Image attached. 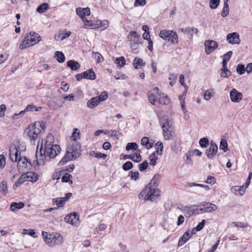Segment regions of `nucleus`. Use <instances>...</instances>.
Here are the masks:
<instances>
[{
	"mask_svg": "<svg viewBox=\"0 0 252 252\" xmlns=\"http://www.w3.org/2000/svg\"><path fill=\"white\" fill-rule=\"evenodd\" d=\"M45 129V124L44 122H36L34 124L30 125L24 130V135L31 143H34L35 140L44 132Z\"/></svg>",
	"mask_w": 252,
	"mask_h": 252,
	"instance_id": "nucleus-1",
	"label": "nucleus"
},
{
	"mask_svg": "<svg viewBox=\"0 0 252 252\" xmlns=\"http://www.w3.org/2000/svg\"><path fill=\"white\" fill-rule=\"evenodd\" d=\"M160 123H161V127L163 132V136L166 140L172 138V132L173 131V123L171 120H169L167 116H164L162 119L160 120Z\"/></svg>",
	"mask_w": 252,
	"mask_h": 252,
	"instance_id": "nucleus-2",
	"label": "nucleus"
},
{
	"mask_svg": "<svg viewBox=\"0 0 252 252\" xmlns=\"http://www.w3.org/2000/svg\"><path fill=\"white\" fill-rule=\"evenodd\" d=\"M40 40V36L34 32H30L26 34L24 39L21 43L20 48L25 49L33 46L38 43Z\"/></svg>",
	"mask_w": 252,
	"mask_h": 252,
	"instance_id": "nucleus-3",
	"label": "nucleus"
},
{
	"mask_svg": "<svg viewBox=\"0 0 252 252\" xmlns=\"http://www.w3.org/2000/svg\"><path fill=\"white\" fill-rule=\"evenodd\" d=\"M159 194V190L152 186H146L138 195L139 199L145 196V200L153 201L156 199Z\"/></svg>",
	"mask_w": 252,
	"mask_h": 252,
	"instance_id": "nucleus-4",
	"label": "nucleus"
},
{
	"mask_svg": "<svg viewBox=\"0 0 252 252\" xmlns=\"http://www.w3.org/2000/svg\"><path fill=\"white\" fill-rule=\"evenodd\" d=\"M159 36L166 41L171 42L172 44L178 43V36L177 33L173 31L161 30L159 33Z\"/></svg>",
	"mask_w": 252,
	"mask_h": 252,
	"instance_id": "nucleus-5",
	"label": "nucleus"
},
{
	"mask_svg": "<svg viewBox=\"0 0 252 252\" xmlns=\"http://www.w3.org/2000/svg\"><path fill=\"white\" fill-rule=\"evenodd\" d=\"M63 242L62 235L58 233L49 234L48 237L45 238V242L50 247L61 244Z\"/></svg>",
	"mask_w": 252,
	"mask_h": 252,
	"instance_id": "nucleus-6",
	"label": "nucleus"
},
{
	"mask_svg": "<svg viewBox=\"0 0 252 252\" xmlns=\"http://www.w3.org/2000/svg\"><path fill=\"white\" fill-rule=\"evenodd\" d=\"M61 147L59 145H52L51 147L46 146L44 150L45 157H48L50 158H54L60 153Z\"/></svg>",
	"mask_w": 252,
	"mask_h": 252,
	"instance_id": "nucleus-7",
	"label": "nucleus"
},
{
	"mask_svg": "<svg viewBox=\"0 0 252 252\" xmlns=\"http://www.w3.org/2000/svg\"><path fill=\"white\" fill-rule=\"evenodd\" d=\"M79 149L80 146L78 144H72L67 147L66 152L67 154L70 155L73 159H75L79 156Z\"/></svg>",
	"mask_w": 252,
	"mask_h": 252,
	"instance_id": "nucleus-8",
	"label": "nucleus"
},
{
	"mask_svg": "<svg viewBox=\"0 0 252 252\" xmlns=\"http://www.w3.org/2000/svg\"><path fill=\"white\" fill-rule=\"evenodd\" d=\"M160 93L158 87H155L152 91L149 93L148 99L152 104L155 105L156 102H158Z\"/></svg>",
	"mask_w": 252,
	"mask_h": 252,
	"instance_id": "nucleus-9",
	"label": "nucleus"
},
{
	"mask_svg": "<svg viewBox=\"0 0 252 252\" xmlns=\"http://www.w3.org/2000/svg\"><path fill=\"white\" fill-rule=\"evenodd\" d=\"M218 150L217 145L213 141H211L209 148L206 151L205 154L206 156L209 159H212L216 156Z\"/></svg>",
	"mask_w": 252,
	"mask_h": 252,
	"instance_id": "nucleus-10",
	"label": "nucleus"
},
{
	"mask_svg": "<svg viewBox=\"0 0 252 252\" xmlns=\"http://www.w3.org/2000/svg\"><path fill=\"white\" fill-rule=\"evenodd\" d=\"M226 40L228 43L232 44H239L241 42L239 34L236 32L228 33L226 36Z\"/></svg>",
	"mask_w": 252,
	"mask_h": 252,
	"instance_id": "nucleus-11",
	"label": "nucleus"
},
{
	"mask_svg": "<svg viewBox=\"0 0 252 252\" xmlns=\"http://www.w3.org/2000/svg\"><path fill=\"white\" fill-rule=\"evenodd\" d=\"M205 46L206 53L208 55L218 48V43L216 41L209 40L205 41Z\"/></svg>",
	"mask_w": 252,
	"mask_h": 252,
	"instance_id": "nucleus-12",
	"label": "nucleus"
},
{
	"mask_svg": "<svg viewBox=\"0 0 252 252\" xmlns=\"http://www.w3.org/2000/svg\"><path fill=\"white\" fill-rule=\"evenodd\" d=\"M242 94L236 89H233L230 92V98L233 102H239L242 98Z\"/></svg>",
	"mask_w": 252,
	"mask_h": 252,
	"instance_id": "nucleus-13",
	"label": "nucleus"
},
{
	"mask_svg": "<svg viewBox=\"0 0 252 252\" xmlns=\"http://www.w3.org/2000/svg\"><path fill=\"white\" fill-rule=\"evenodd\" d=\"M196 205L190 206H184L183 208V211L185 213V215L187 217H190L195 213L198 212V208H196Z\"/></svg>",
	"mask_w": 252,
	"mask_h": 252,
	"instance_id": "nucleus-14",
	"label": "nucleus"
},
{
	"mask_svg": "<svg viewBox=\"0 0 252 252\" xmlns=\"http://www.w3.org/2000/svg\"><path fill=\"white\" fill-rule=\"evenodd\" d=\"M76 14L81 18L82 20L86 18V16H89L91 14L89 8L78 7L76 9Z\"/></svg>",
	"mask_w": 252,
	"mask_h": 252,
	"instance_id": "nucleus-15",
	"label": "nucleus"
},
{
	"mask_svg": "<svg viewBox=\"0 0 252 252\" xmlns=\"http://www.w3.org/2000/svg\"><path fill=\"white\" fill-rule=\"evenodd\" d=\"M79 219V214L77 212H74L73 213H70L66 215L64 218V220L67 223L73 224L74 223V220H77Z\"/></svg>",
	"mask_w": 252,
	"mask_h": 252,
	"instance_id": "nucleus-16",
	"label": "nucleus"
},
{
	"mask_svg": "<svg viewBox=\"0 0 252 252\" xmlns=\"http://www.w3.org/2000/svg\"><path fill=\"white\" fill-rule=\"evenodd\" d=\"M140 153V152L138 151L135 152V155H125L124 158L130 159L135 162H139L142 160Z\"/></svg>",
	"mask_w": 252,
	"mask_h": 252,
	"instance_id": "nucleus-17",
	"label": "nucleus"
},
{
	"mask_svg": "<svg viewBox=\"0 0 252 252\" xmlns=\"http://www.w3.org/2000/svg\"><path fill=\"white\" fill-rule=\"evenodd\" d=\"M84 79L94 80L95 79V74L93 69H89L82 73Z\"/></svg>",
	"mask_w": 252,
	"mask_h": 252,
	"instance_id": "nucleus-18",
	"label": "nucleus"
},
{
	"mask_svg": "<svg viewBox=\"0 0 252 252\" xmlns=\"http://www.w3.org/2000/svg\"><path fill=\"white\" fill-rule=\"evenodd\" d=\"M13 150V152H14L15 160V162H18V168L20 169V167L21 166L20 161L22 160V158H21V153L18 151L17 148L15 146L11 147Z\"/></svg>",
	"mask_w": 252,
	"mask_h": 252,
	"instance_id": "nucleus-19",
	"label": "nucleus"
},
{
	"mask_svg": "<svg viewBox=\"0 0 252 252\" xmlns=\"http://www.w3.org/2000/svg\"><path fill=\"white\" fill-rule=\"evenodd\" d=\"M180 31L184 32L186 35L191 37L193 36L194 32L197 33L198 32V30L196 28L191 27L182 28L180 29Z\"/></svg>",
	"mask_w": 252,
	"mask_h": 252,
	"instance_id": "nucleus-20",
	"label": "nucleus"
},
{
	"mask_svg": "<svg viewBox=\"0 0 252 252\" xmlns=\"http://www.w3.org/2000/svg\"><path fill=\"white\" fill-rule=\"evenodd\" d=\"M193 232L190 234L189 231L186 232L180 238L178 242V246L181 247L183 246L189 238L192 236Z\"/></svg>",
	"mask_w": 252,
	"mask_h": 252,
	"instance_id": "nucleus-21",
	"label": "nucleus"
},
{
	"mask_svg": "<svg viewBox=\"0 0 252 252\" xmlns=\"http://www.w3.org/2000/svg\"><path fill=\"white\" fill-rule=\"evenodd\" d=\"M99 103V101L97 97L95 96L92 97L90 100H89L87 102V105L88 108L93 109L96 107Z\"/></svg>",
	"mask_w": 252,
	"mask_h": 252,
	"instance_id": "nucleus-22",
	"label": "nucleus"
},
{
	"mask_svg": "<svg viewBox=\"0 0 252 252\" xmlns=\"http://www.w3.org/2000/svg\"><path fill=\"white\" fill-rule=\"evenodd\" d=\"M27 178H28V176H26V174H22L18 181L13 185V189L16 190L21 185L27 181L26 179H27Z\"/></svg>",
	"mask_w": 252,
	"mask_h": 252,
	"instance_id": "nucleus-23",
	"label": "nucleus"
},
{
	"mask_svg": "<svg viewBox=\"0 0 252 252\" xmlns=\"http://www.w3.org/2000/svg\"><path fill=\"white\" fill-rule=\"evenodd\" d=\"M245 189L244 185L242 186H234L232 188L231 191L235 194L242 195L244 194Z\"/></svg>",
	"mask_w": 252,
	"mask_h": 252,
	"instance_id": "nucleus-24",
	"label": "nucleus"
},
{
	"mask_svg": "<svg viewBox=\"0 0 252 252\" xmlns=\"http://www.w3.org/2000/svg\"><path fill=\"white\" fill-rule=\"evenodd\" d=\"M25 206V204L23 202L11 203L10 205V209L12 211L15 212L19 209L23 208Z\"/></svg>",
	"mask_w": 252,
	"mask_h": 252,
	"instance_id": "nucleus-25",
	"label": "nucleus"
},
{
	"mask_svg": "<svg viewBox=\"0 0 252 252\" xmlns=\"http://www.w3.org/2000/svg\"><path fill=\"white\" fill-rule=\"evenodd\" d=\"M67 66L72 70H77L80 67L79 63L74 60L68 61L67 62Z\"/></svg>",
	"mask_w": 252,
	"mask_h": 252,
	"instance_id": "nucleus-26",
	"label": "nucleus"
},
{
	"mask_svg": "<svg viewBox=\"0 0 252 252\" xmlns=\"http://www.w3.org/2000/svg\"><path fill=\"white\" fill-rule=\"evenodd\" d=\"M26 176H28L27 181H29L32 183L36 182L38 179V177L37 173L34 172H28L26 174Z\"/></svg>",
	"mask_w": 252,
	"mask_h": 252,
	"instance_id": "nucleus-27",
	"label": "nucleus"
},
{
	"mask_svg": "<svg viewBox=\"0 0 252 252\" xmlns=\"http://www.w3.org/2000/svg\"><path fill=\"white\" fill-rule=\"evenodd\" d=\"M132 64L136 69H138L141 66H144L145 63L142 59L136 57L134 59Z\"/></svg>",
	"mask_w": 252,
	"mask_h": 252,
	"instance_id": "nucleus-28",
	"label": "nucleus"
},
{
	"mask_svg": "<svg viewBox=\"0 0 252 252\" xmlns=\"http://www.w3.org/2000/svg\"><path fill=\"white\" fill-rule=\"evenodd\" d=\"M160 178V176L159 174L155 175L150 181L149 186H152L153 188H156L159 184Z\"/></svg>",
	"mask_w": 252,
	"mask_h": 252,
	"instance_id": "nucleus-29",
	"label": "nucleus"
},
{
	"mask_svg": "<svg viewBox=\"0 0 252 252\" xmlns=\"http://www.w3.org/2000/svg\"><path fill=\"white\" fill-rule=\"evenodd\" d=\"M205 208L206 213H211L218 209L216 205L210 202L205 203Z\"/></svg>",
	"mask_w": 252,
	"mask_h": 252,
	"instance_id": "nucleus-30",
	"label": "nucleus"
},
{
	"mask_svg": "<svg viewBox=\"0 0 252 252\" xmlns=\"http://www.w3.org/2000/svg\"><path fill=\"white\" fill-rule=\"evenodd\" d=\"M169 99L167 96L164 94H161L160 93V95L158 97V102L161 104L166 105L169 103Z\"/></svg>",
	"mask_w": 252,
	"mask_h": 252,
	"instance_id": "nucleus-31",
	"label": "nucleus"
},
{
	"mask_svg": "<svg viewBox=\"0 0 252 252\" xmlns=\"http://www.w3.org/2000/svg\"><path fill=\"white\" fill-rule=\"evenodd\" d=\"M65 202V200L63 197H58L53 199V203L56 204L58 208L63 207Z\"/></svg>",
	"mask_w": 252,
	"mask_h": 252,
	"instance_id": "nucleus-32",
	"label": "nucleus"
},
{
	"mask_svg": "<svg viewBox=\"0 0 252 252\" xmlns=\"http://www.w3.org/2000/svg\"><path fill=\"white\" fill-rule=\"evenodd\" d=\"M55 57L57 61L60 63H63L65 59L63 53L60 51H56L55 52Z\"/></svg>",
	"mask_w": 252,
	"mask_h": 252,
	"instance_id": "nucleus-33",
	"label": "nucleus"
},
{
	"mask_svg": "<svg viewBox=\"0 0 252 252\" xmlns=\"http://www.w3.org/2000/svg\"><path fill=\"white\" fill-rule=\"evenodd\" d=\"M49 8V5L47 3H44L39 5L36 8V11L39 13L45 12Z\"/></svg>",
	"mask_w": 252,
	"mask_h": 252,
	"instance_id": "nucleus-34",
	"label": "nucleus"
},
{
	"mask_svg": "<svg viewBox=\"0 0 252 252\" xmlns=\"http://www.w3.org/2000/svg\"><path fill=\"white\" fill-rule=\"evenodd\" d=\"M72 159H74L70 155H68L66 152L65 155L62 158V159L59 162L58 165L59 166H62L64 165L67 161H70Z\"/></svg>",
	"mask_w": 252,
	"mask_h": 252,
	"instance_id": "nucleus-35",
	"label": "nucleus"
},
{
	"mask_svg": "<svg viewBox=\"0 0 252 252\" xmlns=\"http://www.w3.org/2000/svg\"><path fill=\"white\" fill-rule=\"evenodd\" d=\"M141 144L143 146H145L148 149L151 148L153 146V143L149 142V139L147 137H144L142 138Z\"/></svg>",
	"mask_w": 252,
	"mask_h": 252,
	"instance_id": "nucleus-36",
	"label": "nucleus"
},
{
	"mask_svg": "<svg viewBox=\"0 0 252 252\" xmlns=\"http://www.w3.org/2000/svg\"><path fill=\"white\" fill-rule=\"evenodd\" d=\"M85 25V28H87L88 27H90L91 29H94L96 28V24L93 23L92 21L88 20L86 18H84L82 20Z\"/></svg>",
	"mask_w": 252,
	"mask_h": 252,
	"instance_id": "nucleus-37",
	"label": "nucleus"
},
{
	"mask_svg": "<svg viewBox=\"0 0 252 252\" xmlns=\"http://www.w3.org/2000/svg\"><path fill=\"white\" fill-rule=\"evenodd\" d=\"M158 158V155L156 154V152H153L149 156L150 164L152 166H155L157 164Z\"/></svg>",
	"mask_w": 252,
	"mask_h": 252,
	"instance_id": "nucleus-38",
	"label": "nucleus"
},
{
	"mask_svg": "<svg viewBox=\"0 0 252 252\" xmlns=\"http://www.w3.org/2000/svg\"><path fill=\"white\" fill-rule=\"evenodd\" d=\"M7 191V187L6 182L5 180L2 181L0 182V191L4 195H5Z\"/></svg>",
	"mask_w": 252,
	"mask_h": 252,
	"instance_id": "nucleus-39",
	"label": "nucleus"
},
{
	"mask_svg": "<svg viewBox=\"0 0 252 252\" xmlns=\"http://www.w3.org/2000/svg\"><path fill=\"white\" fill-rule=\"evenodd\" d=\"M114 63L122 67L126 64V60L125 58L122 56L119 58H117L114 61Z\"/></svg>",
	"mask_w": 252,
	"mask_h": 252,
	"instance_id": "nucleus-40",
	"label": "nucleus"
},
{
	"mask_svg": "<svg viewBox=\"0 0 252 252\" xmlns=\"http://www.w3.org/2000/svg\"><path fill=\"white\" fill-rule=\"evenodd\" d=\"M156 151L154 152H156V154H158L159 151H160L159 155H161L162 154L163 145L161 142H158L156 144Z\"/></svg>",
	"mask_w": 252,
	"mask_h": 252,
	"instance_id": "nucleus-41",
	"label": "nucleus"
},
{
	"mask_svg": "<svg viewBox=\"0 0 252 252\" xmlns=\"http://www.w3.org/2000/svg\"><path fill=\"white\" fill-rule=\"evenodd\" d=\"M138 147V145L135 142H131L127 144L126 149V151L136 150Z\"/></svg>",
	"mask_w": 252,
	"mask_h": 252,
	"instance_id": "nucleus-42",
	"label": "nucleus"
},
{
	"mask_svg": "<svg viewBox=\"0 0 252 252\" xmlns=\"http://www.w3.org/2000/svg\"><path fill=\"white\" fill-rule=\"evenodd\" d=\"M220 149L222 150L224 152H226L228 149V145L226 140L221 139L220 144Z\"/></svg>",
	"mask_w": 252,
	"mask_h": 252,
	"instance_id": "nucleus-43",
	"label": "nucleus"
},
{
	"mask_svg": "<svg viewBox=\"0 0 252 252\" xmlns=\"http://www.w3.org/2000/svg\"><path fill=\"white\" fill-rule=\"evenodd\" d=\"M96 97L100 103L106 100L108 97V95L106 92H103L100 95Z\"/></svg>",
	"mask_w": 252,
	"mask_h": 252,
	"instance_id": "nucleus-44",
	"label": "nucleus"
},
{
	"mask_svg": "<svg viewBox=\"0 0 252 252\" xmlns=\"http://www.w3.org/2000/svg\"><path fill=\"white\" fill-rule=\"evenodd\" d=\"M168 79L170 81L169 82L170 85L173 86L177 79V75L174 73H170Z\"/></svg>",
	"mask_w": 252,
	"mask_h": 252,
	"instance_id": "nucleus-45",
	"label": "nucleus"
},
{
	"mask_svg": "<svg viewBox=\"0 0 252 252\" xmlns=\"http://www.w3.org/2000/svg\"><path fill=\"white\" fill-rule=\"evenodd\" d=\"M209 141L207 138L203 137L200 139L199 143L202 148H206L209 145Z\"/></svg>",
	"mask_w": 252,
	"mask_h": 252,
	"instance_id": "nucleus-46",
	"label": "nucleus"
},
{
	"mask_svg": "<svg viewBox=\"0 0 252 252\" xmlns=\"http://www.w3.org/2000/svg\"><path fill=\"white\" fill-rule=\"evenodd\" d=\"M229 14L228 4L223 3V7L221 11V16L222 17H226Z\"/></svg>",
	"mask_w": 252,
	"mask_h": 252,
	"instance_id": "nucleus-47",
	"label": "nucleus"
},
{
	"mask_svg": "<svg viewBox=\"0 0 252 252\" xmlns=\"http://www.w3.org/2000/svg\"><path fill=\"white\" fill-rule=\"evenodd\" d=\"M72 178V176L68 174L65 173L64 176H63L62 178V181L64 183H68L70 182L69 184H72V181L70 180V178Z\"/></svg>",
	"mask_w": 252,
	"mask_h": 252,
	"instance_id": "nucleus-48",
	"label": "nucleus"
},
{
	"mask_svg": "<svg viewBox=\"0 0 252 252\" xmlns=\"http://www.w3.org/2000/svg\"><path fill=\"white\" fill-rule=\"evenodd\" d=\"M71 32L70 31H68L67 32H65L64 31L63 32L59 33L58 35V38L60 39L61 40H63L64 39H65L67 37H68Z\"/></svg>",
	"mask_w": 252,
	"mask_h": 252,
	"instance_id": "nucleus-49",
	"label": "nucleus"
},
{
	"mask_svg": "<svg viewBox=\"0 0 252 252\" xmlns=\"http://www.w3.org/2000/svg\"><path fill=\"white\" fill-rule=\"evenodd\" d=\"M20 162L21 166L20 167V169L18 168L19 170H23V168L24 167L27 168L28 166L27 163H29L31 165H32V163L30 162V160H28V159L26 158L25 157L24 158L23 160L22 159V160L20 161Z\"/></svg>",
	"mask_w": 252,
	"mask_h": 252,
	"instance_id": "nucleus-50",
	"label": "nucleus"
},
{
	"mask_svg": "<svg viewBox=\"0 0 252 252\" xmlns=\"http://www.w3.org/2000/svg\"><path fill=\"white\" fill-rule=\"evenodd\" d=\"M71 138L74 141H76L80 138V132L78 128H75L72 133Z\"/></svg>",
	"mask_w": 252,
	"mask_h": 252,
	"instance_id": "nucleus-51",
	"label": "nucleus"
},
{
	"mask_svg": "<svg viewBox=\"0 0 252 252\" xmlns=\"http://www.w3.org/2000/svg\"><path fill=\"white\" fill-rule=\"evenodd\" d=\"M236 71L238 74L240 75L243 74L246 71L245 65L242 64H239L237 66Z\"/></svg>",
	"mask_w": 252,
	"mask_h": 252,
	"instance_id": "nucleus-52",
	"label": "nucleus"
},
{
	"mask_svg": "<svg viewBox=\"0 0 252 252\" xmlns=\"http://www.w3.org/2000/svg\"><path fill=\"white\" fill-rule=\"evenodd\" d=\"M220 3V0H210L209 6L211 9H216Z\"/></svg>",
	"mask_w": 252,
	"mask_h": 252,
	"instance_id": "nucleus-53",
	"label": "nucleus"
},
{
	"mask_svg": "<svg viewBox=\"0 0 252 252\" xmlns=\"http://www.w3.org/2000/svg\"><path fill=\"white\" fill-rule=\"evenodd\" d=\"M133 167V164L131 161H127L125 162L122 166L124 170L127 171L131 169Z\"/></svg>",
	"mask_w": 252,
	"mask_h": 252,
	"instance_id": "nucleus-54",
	"label": "nucleus"
},
{
	"mask_svg": "<svg viewBox=\"0 0 252 252\" xmlns=\"http://www.w3.org/2000/svg\"><path fill=\"white\" fill-rule=\"evenodd\" d=\"M148 166V162L147 160H144L142 163L138 164V168L140 171H144Z\"/></svg>",
	"mask_w": 252,
	"mask_h": 252,
	"instance_id": "nucleus-55",
	"label": "nucleus"
},
{
	"mask_svg": "<svg viewBox=\"0 0 252 252\" xmlns=\"http://www.w3.org/2000/svg\"><path fill=\"white\" fill-rule=\"evenodd\" d=\"M96 28H102V30L105 29L108 26V23L107 21L104 20L102 21H99V23L96 24Z\"/></svg>",
	"mask_w": 252,
	"mask_h": 252,
	"instance_id": "nucleus-56",
	"label": "nucleus"
},
{
	"mask_svg": "<svg viewBox=\"0 0 252 252\" xmlns=\"http://www.w3.org/2000/svg\"><path fill=\"white\" fill-rule=\"evenodd\" d=\"M128 176L130 177L131 180L136 181L139 178V173L138 171L133 172L131 171L129 172Z\"/></svg>",
	"mask_w": 252,
	"mask_h": 252,
	"instance_id": "nucleus-57",
	"label": "nucleus"
},
{
	"mask_svg": "<svg viewBox=\"0 0 252 252\" xmlns=\"http://www.w3.org/2000/svg\"><path fill=\"white\" fill-rule=\"evenodd\" d=\"M5 166V156L2 154L0 155V169H3Z\"/></svg>",
	"mask_w": 252,
	"mask_h": 252,
	"instance_id": "nucleus-58",
	"label": "nucleus"
},
{
	"mask_svg": "<svg viewBox=\"0 0 252 252\" xmlns=\"http://www.w3.org/2000/svg\"><path fill=\"white\" fill-rule=\"evenodd\" d=\"M205 222L206 221L205 220H202V221L200 223H199L196 226V227L195 228V230L197 231H199L202 230L204 226Z\"/></svg>",
	"mask_w": 252,
	"mask_h": 252,
	"instance_id": "nucleus-59",
	"label": "nucleus"
},
{
	"mask_svg": "<svg viewBox=\"0 0 252 252\" xmlns=\"http://www.w3.org/2000/svg\"><path fill=\"white\" fill-rule=\"evenodd\" d=\"M207 184H214L216 183V178L211 176H208L205 181Z\"/></svg>",
	"mask_w": 252,
	"mask_h": 252,
	"instance_id": "nucleus-60",
	"label": "nucleus"
},
{
	"mask_svg": "<svg viewBox=\"0 0 252 252\" xmlns=\"http://www.w3.org/2000/svg\"><path fill=\"white\" fill-rule=\"evenodd\" d=\"M146 3V0H135L134 5L135 7L138 6H144Z\"/></svg>",
	"mask_w": 252,
	"mask_h": 252,
	"instance_id": "nucleus-61",
	"label": "nucleus"
},
{
	"mask_svg": "<svg viewBox=\"0 0 252 252\" xmlns=\"http://www.w3.org/2000/svg\"><path fill=\"white\" fill-rule=\"evenodd\" d=\"M213 96L212 92H210L209 90H207L204 95V98L206 100H209L211 99L212 96Z\"/></svg>",
	"mask_w": 252,
	"mask_h": 252,
	"instance_id": "nucleus-62",
	"label": "nucleus"
},
{
	"mask_svg": "<svg viewBox=\"0 0 252 252\" xmlns=\"http://www.w3.org/2000/svg\"><path fill=\"white\" fill-rule=\"evenodd\" d=\"M94 57L97 60V63H101V62H103V58L102 55L98 52H96L95 53Z\"/></svg>",
	"mask_w": 252,
	"mask_h": 252,
	"instance_id": "nucleus-63",
	"label": "nucleus"
},
{
	"mask_svg": "<svg viewBox=\"0 0 252 252\" xmlns=\"http://www.w3.org/2000/svg\"><path fill=\"white\" fill-rule=\"evenodd\" d=\"M8 58V55L7 54H1L0 55V63H1L6 61Z\"/></svg>",
	"mask_w": 252,
	"mask_h": 252,
	"instance_id": "nucleus-64",
	"label": "nucleus"
}]
</instances>
